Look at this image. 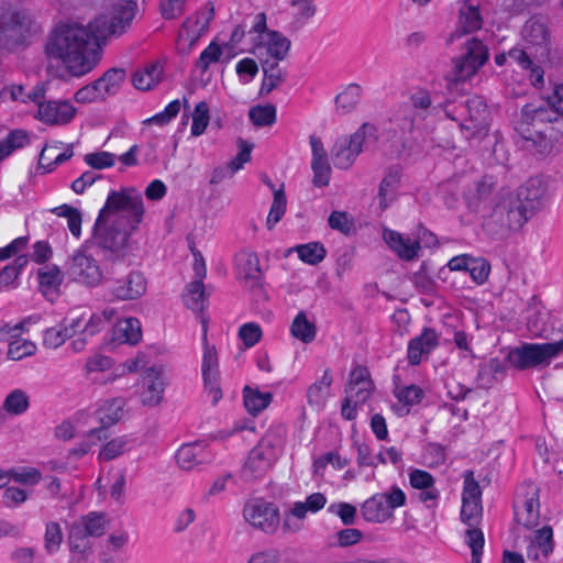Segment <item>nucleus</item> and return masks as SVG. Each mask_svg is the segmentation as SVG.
<instances>
[{"instance_id": "f257e3e1", "label": "nucleus", "mask_w": 563, "mask_h": 563, "mask_svg": "<svg viewBox=\"0 0 563 563\" xmlns=\"http://www.w3.org/2000/svg\"><path fill=\"white\" fill-rule=\"evenodd\" d=\"M143 213V200L139 194L110 191L95 223L93 244L111 254H119L128 242V227L135 229Z\"/></svg>"}, {"instance_id": "f03ea898", "label": "nucleus", "mask_w": 563, "mask_h": 563, "mask_svg": "<svg viewBox=\"0 0 563 563\" xmlns=\"http://www.w3.org/2000/svg\"><path fill=\"white\" fill-rule=\"evenodd\" d=\"M45 53L59 60L70 75L81 77L100 60L99 37L91 24H60L49 35Z\"/></svg>"}, {"instance_id": "7ed1b4c3", "label": "nucleus", "mask_w": 563, "mask_h": 563, "mask_svg": "<svg viewBox=\"0 0 563 563\" xmlns=\"http://www.w3.org/2000/svg\"><path fill=\"white\" fill-rule=\"evenodd\" d=\"M482 514V490L473 477V473L468 472L464 478L461 520L470 527L465 532V543L472 551L471 563H481L483 554L484 534L481 529L476 528Z\"/></svg>"}, {"instance_id": "20e7f679", "label": "nucleus", "mask_w": 563, "mask_h": 563, "mask_svg": "<svg viewBox=\"0 0 563 563\" xmlns=\"http://www.w3.org/2000/svg\"><path fill=\"white\" fill-rule=\"evenodd\" d=\"M103 288L109 301H131L146 292L147 282L142 272L123 262H113L106 272Z\"/></svg>"}, {"instance_id": "39448f33", "label": "nucleus", "mask_w": 563, "mask_h": 563, "mask_svg": "<svg viewBox=\"0 0 563 563\" xmlns=\"http://www.w3.org/2000/svg\"><path fill=\"white\" fill-rule=\"evenodd\" d=\"M286 429L271 427L251 450L244 464L243 474L249 479L260 478L276 463L284 451Z\"/></svg>"}, {"instance_id": "423d86ee", "label": "nucleus", "mask_w": 563, "mask_h": 563, "mask_svg": "<svg viewBox=\"0 0 563 563\" xmlns=\"http://www.w3.org/2000/svg\"><path fill=\"white\" fill-rule=\"evenodd\" d=\"M528 219L521 201L506 197L495 205L492 212L485 218L483 227L492 236L504 238L522 228Z\"/></svg>"}, {"instance_id": "0eeeda50", "label": "nucleus", "mask_w": 563, "mask_h": 563, "mask_svg": "<svg viewBox=\"0 0 563 563\" xmlns=\"http://www.w3.org/2000/svg\"><path fill=\"white\" fill-rule=\"evenodd\" d=\"M521 137V146L531 154L545 157L563 147V131L559 126L544 125L543 129H531L517 124Z\"/></svg>"}, {"instance_id": "6e6552de", "label": "nucleus", "mask_w": 563, "mask_h": 563, "mask_svg": "<svg viewBox=\"0 0 563 563\" xmlns=\"http://www.w3.org/2000/svg\"><path fill=\"white\" fill-rule=\"evenodd\" d=\"M563 351V339L551 343H525L508 353V362L517 369L545 366Z\"/></svg>"}, {"instance_id": "1a4fd4ad", "label": "nucleus", "mask_w": 563, "mask_h": 563, "mask_svg": "<svg viewBox=\"0 0 563 563\" xmlns=\"http://www.w3.org/2000/svg\"><path fill=\"white\" fill-rule=\"evenodd\" d=\"M406 494L398 486H393L388 492L375 494L366 499L362 507L361 514L368 522H385L394 516L396 508L406 504Z\"/></svg>"}, {"instance_id": "9d476101", "label": "nucleus", "mask_w": 563, "mask_h": 563, "mask_svg": "<svg viewBox=\"0 0 563 563\" xmlns=\"http://www.w3.org/2000/svg\"><path fill=\"white\" fill-rule=\"evenodd\" d=\"M466 109L468 111V121L470 124L462 123L461 128L467 132L470 135H466L467 139H481L487 137L488 142H490V136L487 134V117L488 110L487 106L482 97L474 96L466 101ZM494 139L495 145L493 150V154L498 162L504 161V156L499 155V151L503 150L504 144L499 141L498 136L494 134L492 136Z\"/></svg>"}, {"instance_id": "9b49d317", "label": "nucleus", "mask_w": 563, "mask_h": 563, "mask_svg": "<svg viewBox=\"0 0 563 563\" xmlns=\"http://www.w3.org/2000/svg\"><path fill=\"white\" fill-rule=\"evenodd\" d=\"M487 46L478 38L472 37L465 43V54L453 60L451 79L465 81L473 77L477 70L488 60Z\"/></svg>"}, {"instance_id": "f8f14e48", "label": "nucleus", "mask_w": 563, "mask_h": 563, "mask_svg": "<svg viewBox=\"0 0 563 563\" xmlns=\"http://www.w3.org/2000/svg\"><path fill=\"white\" fill-rule=\"evenodd\" d=\"M136 2L124 0L113 5L108 15H102L90 23L99 38L108 35H121L130 26L135 15Z\"/></svg>"}, {"instance_id": "ddd939ff", "label": "nucleus", "mask_w": 563, "mask_h": 563, "mask_svg": "<svg viewBox=\"0 0 563 563\" xmlns=\"http://www.w3.org/2000/svg\"><path fill=\"white\" fill-rule=\"evenodd\" d=\"M37 29L36 23L23 11L2 10L0 12V42L22 44Z\"/></svg>"}, {"instance_id": "4468645a", "label": "nucleus", "mask_w": 563, "mask_h": 563, "mask_svg": "<svg viewBox=\"0 0 563 563\" xmlns=\"http://www.w3.org/2000/svg\"><path fill=\"white\" fill-rule=\"evenodd\" d=\"M243 517L250 526L266 533H274L280 521L278 508L261 498L244 505Z\"/></svg>"}, {"instance_id": "2eb2a0df", "label": "nucleus", "mask_w": 563, "mask_h": 563, "mask_svg": "<svg viewBox=\"0 0 563 563\" xmlns=\"http://www.w3.org/2000/svg\"><path fill=\"white\" fill-rule=\"evenodd\" d=\"M517 521L526 528H534L540 521L539 488L533 483H525L517 492L515 501Z\"/></svg>"}, {"instance_id": "dca6fc26", "label": "nucleus", "mask_w": 563, "mask_h": 563, "mask_svg": "<svg viewBox=\"0 0 563 563\" xmlns=\"http://www.w3.org/2000/svg\"><path fill=\"white\" fill-rule=\"evenodd\" d=\"M67 273L73 282L88 287H95L104 282V275L98 262L82 251H76L70 256Z\"/></svg>"}, {"instance_id": "f3484780", "label": "nucleus", "mask_w": 563, "mask_h": 563, "mask_svg": "<svg viewBox=\"0 0 563 563\" xmlns=\"http://www.w3.org/2000/svg\"><path fill=\"white\" fill-rule=\"evenodd\" d=\"M29 97L38 106L36 118L46 124H67L76 114V108L69 101H42V88H34V93Z\"/></svg>"}, {"instance_id": "a211bd4d", "label": "nucleus", "mask_w": 563, "mask_h": 563, "mask_svg": "<svg viewBox=\"0 0 563 563\" xmlns=\"http://www.w3.org/2000/svg\"><path fill=\"white\" fill-rule=\"evenodd\" d=\"M522 41L534 58L547 59L550 54V35L544 22L529 19L521 31Z\"/></svg>"}, {"instance_id": "6ab92c4d", "label": "nucleus", "mask_w": 563, "mask_h": 563, "mask_svg": "<svg viewBox=\"0 0 563 563\" xmlns=\"http://www.w3.org/2000/svg\"><path fill=\"white\" fill-rule=\"evenodd\" d=\"M560 113L551 106L550 101L530 102L522 107L520 121L517 124H525L531 129L545 124L559 126L563 131V120Z\"/></svg>"}, {"instance_id": "aec40b11", "label": "nucleus", "mask_w": 563, "mask_h": 563, "mask_svg": "<svg viewBox=\"0 0 563 563\" xmlns=\"http://www.w3.org/2000/svg\"><path fill=\"white\" fill-rule=\"evenodd\" d=\"M201 372L206 393L212 398V405H217L222 398L220 388V372L218 353L214 346L207 343L205 338Z\"/></svg>"}, {"instance_id": "412c9836", "label": "nucleus", "mask_w": 563, "mask_h": 563, "mask_svg": "<svg viewBox=\"0 0 563 563\" xmlns=\"http://www.w3.org/2000/svg\"><path fill=\"white\" fill-rule=\"evenodd\" d=\"M125 401L123 398H113L102 402L96 410V418L100 423L99 428L88 431L89 438H97L98 441L107 440L108 428L115 424L123 416Z\"/></svg>"}, {"instance_id": "4be33fe9", "label": "nucleus", "mask_w": 563, "mask_h": 563, "mask_svg": "<svg viewBox=\"0 0 563 563\" xmlns=\"http://www.w3.org/2000/svg\"><path fill=\"white\" fill-rule=\"evenodd\" d=\"M553 530L550 526H543L533 531L527 545V559L533 563H543L553 552Z\"/></svg>"}, {"instance_id": "5701e85b", "label": "nucleus", "mask_w": 563, "mask_h": 563, "mask_svg": "<svg viewBox=\"0 0 563 563\" xmlns=\"http://www.w3.org/2000/svg\"><path fill=\"white\" fill-rule=\"evenodd\" d=\"M142 390L140 394L141 402L144 406H157L164 395L165 382L163 373L154 367L147 368L141 379Z\"/></svg>"}, {"instance_id": "b1692460", "label": "nucleus", "mask_w": 563, "mask_h": 563, "mask_svg": "<svg viewBox=\"0 0 563 563\" xmlns=\"http://www.w3.org/2000/svg\"><path fill=\"white\" fill-rule=\"evenodd\" d=\"M235 275L247 287L260 285L263 273L257 255L249 251L238 253L235 255Z\"/></svg>"}, {"instance_id": "393cba45", "label": "nucleus", "mask_w": 563, "mask_h": 563, "mask_svg": "<svg viewBox=\"0 0 563 563\" xmlns=\"http://www.w3.org/2000/svg\"><path fill=\"white\" fill-rule=\"evenodd\" d=\"M545 197V186L540 178H530L523 186L518 189L517 196L512 197L521 201L525 213L530 218L539 210Z\"/></svg>"}, {"instance_id": "a878e982", "label": "nucleus", "mask_w": 563, "mask_h": 563, "mask_svg": "<svg viewBox=\"0 0 563 563\" xmlns=\"http://www.w3.org/2000/svg\"><path fill=\"white\" fill-rule=\"evenodd\" d=\"M439 344L437 332L431 328H424L420 335L412 338L408 343V362L419 365L423 356L429 355Z\"/></svg>"}, {"instance_id": "bb28decb", "label": "nucleus", "mask_w": 563, "mask_h": 563, "mask_svg": "<svg viewBox=\"0 0 563 563\" xmlns=\"http://www.w3.org/2000/svg\"><path fill=\"white\" fill-rule=\"evenodd\" d=\"M176 460L183 470L191 471L203 463L210 462L211 454L201 442H194L181 445L177 451Z\"/></svg>"}, {"instance_id": "cd10ccee", "label": "nucleus", "mask_w": 563, "mask_h": 563, "mask_svg": "<svg viewBox=\"0 0 563 563\" xmlns=\"http://www.w3.org/2000/svg\"><path fill=\"white\" fill-rule=\"evenodd\" d=\"M37 279L41 292L48 300L53 301L59 294V288L64 280V274L55 264L45 265L38 269Z\"/></svg>"}, {"instance_id": "c85d7f7f", "label": "nucleus", "mask_w": 563, "mask_h": 563, "mask_svg": "<svg viewBox=\"0 0 563 563\" xmlns=\"http://www.w3.org/2000/svg\"><path fill=\"white\" fill-rule=\"evenodd\" d=\"M265 48L269 59L283 60L290 48V41L277 31H269L261 35L257 49Z\"/></svg>"}, {"instance_id": "c756f323", "label": "nucleus", "mask_w": 563, "mask_h": 563, "mask_svg": "<svg viewBox=\"0 0 563 563\" xmlns=\"http://www.w3.org/2000/svg\"><path fill=\"white\" fill-rule=\"evenodd\" d=\"M383 238L389 247L395 251L400 258L406 261L416 257L420 250V243L418 241L406 239L394 230H384Z\"/></svg>"}, {"instance_id": "7c9ffc66", "label": "nucleus", "mask_w": 563, "mask_h": 563, "mask_svg": "<svg viewBox=\"0 0 563 563\" xmlns=\"http://www.w3.org/2000/svg\"><path fill=\"white\" fill-rule=\"evenodd\" d=\"M332 383V372L330 368H327L321 378L309 386L307 390L308 404L317 410H321L330 396Z\"/></svg>"}, {"instance_id": "2f4dec72", "label": "nucleus", "mask_w": 563, "mask_h": 563, "mask_svg": "<svg viewBox=\"0 0 563 563\" xmlns=\"http://www.w3.org/2000/svg\"><path fill=\"white\" fill-rule=\"evenodd\" d=\"M401 169L398 166H394L388 169L387 174L383 178L379 190L378 200L382 210H386L389 205L396 199L397 189L400 184Z\"/></svg>"}, {"instance_id": "473e14b6", "label": "nucleus", "mask_w": 563, "mask_h": 563, "mask_svg": "<svg viewBox=\"0 0 563 563\" xmlns=\"http://www.w3.org/2000/svg\"><path fill=\"white\" fill-rule=\"evenodd\" d=\"M262 69L264 78L260 90L261 95H268L286 80L287 71L276 60L269 58L262 60Z\"/></svg>"}, {"instance_id": "72a5a7b5", "label": "nucleus", "mask_w": 563, "mask_h": 563, "mask_svg": "<svg viewBox=\"0 0 563 563\" xmlns=\"http://www.w3.org/2000/svg\"><path fill=\"white\" fill-rule=\"evenodd\" d=\"M360 154L361 153L347 142V136H340L331 150L333 164L340 169L350 168Z\"/></svg>"}, {"instance_id": "f704fd0d", "label": "nucleus", "mask_w": 563, "mask_h": 563, "mask_svg": "<svg viewBox=\"0 0 563 563\" xmlns=\"http://www.w3.org/2000/svg\"><path fill=\"white\" fill-rule=\"evenodd\" d=\"M483 25V18L478 5L471 3L470 0H462V7L459 10V26L464 34L473 33Z\"/></svg>"}, {"instance_id": "c9c22d12", "label": "nucleus", "mask_w": 563, "mask_h": 563, "mask_svg": "<svg viewBox=\"0 0 563 563\" xmlns=\"http://www.w3.org/2000/svg\"><path fill=\"white\" fill-rule=\"evenodd\" d=\"M395 396L399 404L393 406L398 416H405L409 412V407L419 404L423 398V390L417 385H409L396 388Z\"/></svg>"}, {"instance_id": "e433bc0d", "label": "nucleus", "mask_w": 563, "mask_h": 563, "mask_svg": "<svg viewBox=\"0 0 563 563\" xmlns=\"http://www.w3.org/2000/svg\"><path fill=\"white\" fill-rule=\"evenodd\" d=\"M124 78L125 71L122 68H111L102 77L95 80L102 100L115 95L120 90Z\"/></svg>"}, {"instance_id": "4c0bfd02", "label": "nucleus", "mask_w": 563, "mask_h": 563, "mask_svg": "<svg viewBox=\"0 0 563 563\" xmlns=\"http://www.w3.org/2000/svg\"><path fill=\"white\" fill-rule=\"evenodd\" d=\"M57 150L58 146L55 144L44 146L38 157L40 168H43L45 172L49 173L55 168V166L63 164L74 155L71 145H68L67 148L62 153H57Z\"/></svg>"}, {"instance_id": "58836bf2", "label": "nucleus", "mask_w": 563, "mask_h": 563, "mask_svg": "<svg viewBox=\"0 0 563 563\" xmlns=\"http://www.w3.org/2000/svg\"><path fill=\"white\" fill-rule=\"evenodd\" d=\"M363 89L357 84H350L335 97L336 110L341 113H350L357 107Z\"/></svg>"}, {"instance_id": "ea45409f", "label": "nucleus", "mask_w": 563, "mask_h": 563, "mask_svg": "<svg viewBox=\"0 0 563 563\" xmlns=\"http://www.w3.org/2000/svg\"><path fill=\"white\" fill-rule=\"evenodd\" d=\"M163 77V68L159 64L146 66L133 75V85L140 90H150L157 85Z\"/></svg>"}, {"instance_id": "a19ab883", "label": "nucleus", "mask_w": 563, "mask_h": 563, "mask_svg": "<svg viewBox=\"0 0 563 563\" xmlns=\"http://www.w3.org/2000/svg\"><path fill=\"white\" fill-rule=\"evenodd\" d=\"M290 333L303 343L314 340L317 328L313 321L308 320L306 312L300 311L291 322Z\"/></svg>"}, {"instance_id": "79ce46f5", "label": "nucleus", "mask_w": 563, "mask_h": 563, "mask_svg": "<svg viewBox=\"0 0 563 563\" xmlns=\"http://www.w3.org/2000/svg\"><path fill=\"white\" fill-rule=\"evenodd\" d=\"M186 306L194 312H202L207 302L205 285L201 280H192L184 294Z\"/></svg>"}, {"instance_id": "37998d69", "label": "nucleus", "mask_w": 563, "mask_h": 563, "mask_svg": "<svg viewBox=\"0 0 563 563\" xmlns=\"http://www.w3.org/2000/svg\"><path fill=\"white\" fill-rule=\"evenodd\" d=\"M295 251L298 257L306 264L317 265L325 257V249L319 242H310L306 244H299L291 247L287 253Z\"/></svg>"}, {"instance_id": "c03bdc74", "label": "nucleus", "mask_w": 563, "mask_h": 563, "mask_svg": "<svg viewBox=\"0 0 563 563\" xmlns=\"http://www.w3.org/2000/svg\"><path fill=\"white\" fill-rule=\"evenodd\" d=\"M68 543L71 553L74 555L77 554L78 559H82L91 549L90 537L80 528L76 521L70 528L68 534Z\"/></svg>"}, {"instance_id": "a18cd8bd", "label": "nucleus", "mask_w": 563, "mask_h": 563, "mask_svg": "<svg viewBox=\"0 0 563 563\" xmlns=\"http://www.w3.org/2000/svg\"><path fill=\"white\" fill-rule=\"evenodd\" d=\"M118 339L129 344H136L142 338L141 322L136 318H126L115 325Z\"/></svg>"}, {"instance_id": "49530a36", "label": "nucleus", "mask_w": 563, "mask_h": 563, "mask_svg": "<svg viewBox=\"0 0 563 563\" xmlns=\"http://www.w3.org/2000/svg\"><path fill=\"white\" fill-rule=\"evenodd\" d=\"M30 142L29 135L23 130L11 131L0 141V163L10 156L15 150L23 148Z\"/></svg>"}, {"instance_id": "de8ad7c7", "label": "nucleus", "mask_w": 563, "mask_h": 563, "mask_svg": "<svg viewBox=\"0 0 563 563\" xmlns=\"http://www.w3.org/2000/svg\"><path fill=\"white\" fill-rule=\"evenodd\" d=\"M377 140V128L367 122L363 123L352 135L347 136V142H350L360 153Z\"/></svg>"}, {"instance_id": "09e8293b", "label": "nucleus", "mask_w": 563, "mask_h": 563, "mask_svg": "<svg viewBox=\"0 0 563 563\" xmlns=\"http://www.w3.org/2000/svg\"><path fill=\"white\" fill-rule=\"evenodd\" d=\"M27 263L26 255H19L11 264L4 266L0 272V290L13 287L18 276Z\"/></svg>"}, {"instance_id": "8fccbe9b", "label": "nucleus", "mask_w": 563, "mask_h": 563, "mask_svg": "<svg viewBox=\"0 0 563 563\" xmlns=\"http://www.w3.org/2000/svg\"><path fill=\"white\" fill-rule=\"evenodd\" d=\"M76 522L90 538L104 534L108 526L104 516L98 512H89L80 517Z\"/></svg>"}, {"instance_id": "3c124183", "label": "nucleus", "mask_w": 563, "mask_h": 563, "mask_svg": "<svg viewBox=\"0 0 563 563\" xmlns=\"http://www.w3.org/2000/svg\"><path fill=\"white\" fill-rule=\"evenodd\" d=\"M271 393H262L251 387L244 388V405L249 412L256 415L264 410L272 401Z\"/></svg>"}, {"instance_id": "603ef678", "label": "nucleus", "mask_w": 563, "mask_h": 563, "mask_svg": "<svg viewBox=\"0 0 563 563\" xmlns=\"http://www.w3.org/2000/svg\"><path fill=\"white\" fill-rule=\"evenodd\" d=\"M504 371L501 361L492 358L479 368L477 380L482 387L488 388L504 375Z\"/></svg>"}, {"instance_id": "864d4df0", "label": "nucleus", "mask_w": 563, "mask_h": 563, "mask_svg": "<svg viewBox=\"0 0 563 563\" xmlns=\"http://www.w3.org/2000/svg\"><path fill=\"white\" fill-rule=\"evenodd\" d=\"M21 333L18 332V335L9 341L8 357L10 360L20 361L36 352V344L31 340L21 338Z\"/></svg>"}, {"instance_id": "5fc2aeb1", "label": "nucleus", "mask_w": 563, "mask_h": 563, "mask_svg": "<svg viewBox=\"0 0 563 563\" xmlns=\"http://www.w3.org/2000/svg\"><path fill=\"white\" fill-rule=\"evenodd\" d=\"M129 450V439L126 435L117 437L111 439L102 445L99 451V461H112Z\"/></svg>"}, {"instance_id": "6e6d98bb", "label": "nucleus", "mask_w": 563, "mask_h": 563, "mask_svg": "<svg viewBox=\"0 0 563 563\" xmlns=\"http://www.w3.org/2000/svg\"><path fill=\"white\" fill-rule=\"evenodd\" d=\"M51 212L56 214L57 217L66 218L68 229L71 232V234L76 238L80 236L82 219L81 213L77 208L68 205H62L53 208Z\"/></svg>"}, {"instance_id": "4d7b16f0", "label": "nucleus", "mask_w": 563, "mask_h": 563, "mask_svg": "<svg viewBox=\"0 0 563 563\" xmlns=\"http://www.w3.org/2000/svg\"><path fill=\"white\" fill-rule=\"evenodd\" d=\"M30 406L29 396L22 389H14L4 399L2 408L14 416L24 413Z\"/></svg>"}, {"instance_id": "13d9d810", "label": "nucleus", "mask_w": 563, "mask_h": 563, "mask_svg": "<svg viewBox=\"0 0 563 563\" xmlns=\"http://www.w3.org/2000/svg\"><path fill=\"white\" fill-rule=\"evenodd\" d=\"M249 118L256 126H271L276 122V107L273 104L253 107L249 111Z\"/></svg>"}, {"instance_id": "bf43d9fd", "label": "nucleus", "mask_w": 563, "mask_h": 563, "mask_svg": "<svg viewBox=\"0 0 563 563\" xmlns=\"http://www.w3.org/2000/svg\"><path fill=\"white\" fill-rule=\"evenodd\" d=\"M68 338H71V332L68 327L57 324L44 331L43 345L47 349L55 350L62 346Z\"/></svg>"}, {"instance_id": "052dcab7", "label": "nucleus", "mask_w": 563, "mask_h": 563, "mask_svg": "<svg viewBox=\"0 0 563 563\" xmlns=\"http://www.w3.org/2000/svg\"><path fill=\"white\" fill-rule=\"evenodd\" d=\"M209 107L207 102L200 101L192 112L191 135L199 136L205 133L209 124Z\"/></svg>"}, {"instance_id": "680f3d73", "label": "nucleus", "mask_w": 563, "mask_h": 563, "mask_svg": "<svg viewBox=\"0 0 563 563\" xmlns=\"http://www.w3.org/2000/svg\"><path fill=\"white\" fill-rule=\"evenodd\" d=\"M286 211V197L283 189H278L274 194V200L267 216L266 225L273 229L280 221Z\"/></svg>"}, {"instance_id": "e2e57ef3", "label": "nucleus", "mask_w": 563, "mask_h": 563, "mask_svg": "<svg viewBox=\"0 0 563 563\" xmlns=\"http://www.w3.org/2000/svg\"><path fill=\"white\" fill-rule=\"evenodd\" d=\"M44 541L45 549L48 553L52 554L58 551L63 541V532L59 523L48 522L46 525Z\"/></svg>"}, {"instance_id": "0e129e2a", "label": "nucleus", "mask_w": 563, "mask_h": 563, "mask_svg": "<svg viewBox=\"0 0 563 563\" xmlns=\"http://www.w3.org/2000/svg\"><path fill=\"white\" fill-rule=\"evenodd\" d=\"M489 271V263L482 257H472L466 269V272L470 273L472 279L478 285L483 284L488 278Z\"/></svg>"}, {"instance_id": "69168bd1", "label": "nucleus", "mask_w": 563, "mask_h": 563, "mask_svg": "<svg viewBox=\"0 0 563 563\" xmlns=\"http://www.w3.org/2000/svg\"><path fill=\"white\" fill-rule=\"evenodd\" d=\"M221 54V47L217 43L211 42L201 52L198 60L196 62L197 68L200 69L202 73L207 71L211 64L217 63L220 59Z\"/></svg>"}, {"instance_id": "338daca9", "label": "nucleus", "mask_w": 563, "mask_h": 563, "mask_svg": "<svg viewBox=\"0 0 563 563\" xmlns=\"http://www.w3.org/2000/svg\"><path fill=\"white\" fill-rule=\"evenodd\" d=\"M311 168L313 172L312 183L316 187H324L329 185L330 175H331V166L328 159L311 161Z\"/></svg>"}, {"instance_id": "774afa93", "label": "nucleus", "mask_w": 563, "mask_h": 563, "mask_svg": "<svg viewBox=\"0 0 563 563\" xmlns=\"http://www.w3.org/2000/svg\"><path fill=\"white\" fill-rule=\"evenodd\" d=\"M11 475L14 482L22 485H36L41 478V472L34 467L11 468Z\"/></svg>"}]
</instances>
